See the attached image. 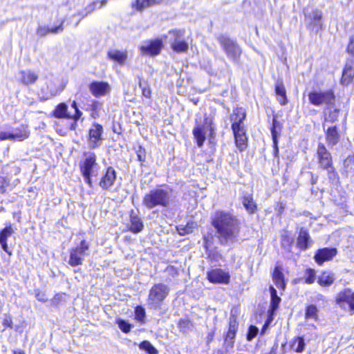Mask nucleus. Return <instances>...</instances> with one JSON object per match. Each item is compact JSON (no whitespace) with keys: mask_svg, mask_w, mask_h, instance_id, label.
I'll use <instances>...</instances> for the list:
<instances>
[{"mask_svg":"<svg viewBox=\"0 0 354 354\" xmlns=\"http://www.w3.org/2000/svg\"><path fill=\"white\" fill-rule=\"evenodd\" d=\"M212 225L216 229L222 243H233L239 233V222L230 212L218 211L212 218Z\"/></svg>","mask_w":354,"mask_h":354,"instance_id":"obj_1","label":"nucleus"},{"mask_svg":"<svg viewBox=\"0 0 354 354\" xmlns=\"http://www.w3.org/2000/svg\"><path fill=\"white\" fill-rule=\"evenodd\" d=\"M172 198V189L168 187H160L145 194L142 203L148 209L155 207H168Z\"/></svg>","mask_w":354,"mask_h":354,"instance_id":"obj_2","label":"nucleus"},{"mask_svg":"<svg viewBox=\"0 0 354 354\" xmlns=\"http://www.w3.org/2000/svg\"><path fill=\"white\" fill-rule=\"evenodd\" d=\"M85 159L80 165V171L85 183L90 187H93L92 178L95 177L99 173V166L96 162V156L93 152L84 153Z\"/></svg>","mask_w":354,"mask_h":354,"instance_id":"obj_3","label":"nucleus"},{"mask_svg":"<svg viewBox=\"0 0 354 354\" xmlns=\"http://www.w3.org/2000/svg\"><path fill=\"white\" fill-rule=\"evenodd\" d=\"M170 289L166 284L158 283L154 284L150 289L147 304L150 308L158 309L160 308L163 301L168 296Z\"/></svg>","mask_w":354,"mask_h":354,"instance_id":"obj_4","label":"nucleus"},{"mask_svg":"<svg viewBox=\"0 0 354 354\" xmlns=\"http://www.w3.org/2000/svg\"><path fill=\"white\" fill-rule=\"evenodd\" d=\"M308 100L314 106L325 104L328 109H331L335 104V95L331 90L325 91H311L308 93Z\"/></svg>","mask_w":354,"mask_h":354,"instance_id":"obj_5","label":"nucleus"},{"mask_svg":"<svg viewBox=\"0 0 354 354\" xmlns=\"http://www.w3.org/2000/svg\"><path fill=\"white\" fill-rule=\"evenodd\" d=\"M335 303L342 310L354 314V290L345 288L337 293Z\"/></svg>","mask_w":354,"mask_h":354,"instance_id":"obj_6","label":"nucleus"},{"mask_svg":"<svg viewBox=\"0 0 354 354\" xmlns=\"http://www.w3.org/2000/svg\"><path fill=\"white\" fill-rule=\"evenodd\" d=\"M218 40L227 57L237 63L242 53L240 46L235 41L224 36L220 37Z\"/></svg>","mask_w":354,"mask_h":354,"instance_id":"obj_7","label":"nucleus"},{"mask_svg":"<svg viewBox=\"0 0 354 354\" xmlns=\"http://www.w3.org/2000/svg\"><path fill=\"white\" fill-rule=\"evenodd\" d=\"M88 250L89 244L85 240H82L79 245L70 250L68 263L71 266L82 265L84 257L88 254Z\"/></svg>","mask_w":354,"mask_h":354,"instance_id":"obj_8","label":"nucleus"},{"mask_svg":"<svg viewBox=\"0 0 354 354\" xmlns=\"http://www.w3.org/2000/svg\"><path fill=\"white\" fill-rule=\"evenodd\" d=\"M104 131L103 127L97 123L93 122L88 130V145L91 149L98 148L103 140L102 133Z\"/></svg>","mask_w":354,"mask_h":354,"instance_id":"obj_9","label":"nucleus"},{"mask_svg":"<svg viewBox=\"0 0 354 354\" xmlns=\"http://www.w3.org/2000/svg\"><path fill=\"white\" fill-rule=\"evenodd\" d=\"M162 47V40L156 39L142 41L139 48L142 55L156 56L160 53Z\"/></svg>","mask_w":354,"mask_h":354,"instance_id":"obj_10","label":"nucleus"},{"mask_svg":"<svg viewBox=\"0 0 354 354\" xmlns=\"http://www.w3.org/2000/svg\"><path fill=\"white\" fill-rule=\"evenodd\" d=\"M207 279L212 283L228 284L230 274L221 268H215L207 272Z\"/></svg>","mask_w":354,"mask_h":354,"instance_id":"obj_11","label":"nucleus"},{"mask_svg":"<svg viewBox=\"0 0 354 354\" xmlns=\"http://www.w3.org/2000/svg\"><path fill=\"white\" fill-rule=\"evenodd\" d=\"M317 155L318 163L322 169L330 168L333 166V160L330 153L327 150L324 144L319 143L317 147Z\"/></svg>","mask_w":354,"mask_h":354,"instance_id":"obj_12","label":"nucleus"},{"mask_svg":"<svg viewBox=\"0 0 354 354\" xmlns=\"http://www.w3.org/2000/svg\"><path fill=\"white\" fill-rule=\"evenodd\" d=\"M337 254V249L333 248H324L318 250L314 257L315 261L319 265L324 262L330 261Z\"/></svg>","mask_w":354,"mask_h":354,"instance_id":"obj_13","label":"nucleus"},{"mask_svg":"<svg viewBox=\"0 0 354 354\" xmlns=\"http://www.w3.org/2000/svg\"><path fill=\"white\" fill-rule=\"evenodd\" d=\"M89 89L92 95L97 97L109 93L111 86L107 82L95 81L90 84Z\"/></svg>","mask_w":354,"mask_h":354,"instance_id":"obj_14","label":"nucleus"},{"mask_svg":"<svg viewBox=\"0 0 354 354\" xmlns=\"http://www.w3.org/2000/svg\"><path fill=\"white\" fill-rule=\"evenodd\" d=\"M115 179L116 172L115 169L112 167H109L106 172L102 175L99 182V185L103 189H108L114 184Z\"/></svg>","mask_w":354,"mask_h":354,"instance_id":"obj_15","label":"nucleus"},{"mask_svg":"<svg viewBox=\"0 0 354 354\" xmlns=\"http://www.w3.org/2000/svg\"><path fill=\"white\" fill-rule=\"evenodd\" d=\"M169 34H172L176 39L171 43V48L174 51L180 53H185L188 50V44L180 39V37L183 35V32L181 30H171L169 32Z\"/></svg>","mask_w":354,"mask_h":354,"instance_id":"obj_16","label":"nucleus"},{"mask_svg":"<svg viewBox=\"0 0 354 354\" xmlns=\"http://www.w3.org/2000/svg\"><path fill=\"white\" fill-rule=\"evenodd\" d=\"M237 328L238 322L236 321V317L232 314L230 317L228 331L225 339L226 344H227V345L230 347L233 346Z\"/></svg>","mask_w":354,"mask_h":354,"instance_id":"obj_17","label":"nucleus"},{"mask_svg":"<svg viewBox=\"0 0 354 354\" xmlns=\"http://www.w3.org/2000/svg\"><path fill=\"white\" fill-rule=\"evenodd\" d=\"M245 118V113L241 108H237L230 115V120L232 122V130L244 128L242 123Z\"/></svg>","mask_w":354,"mask_h":354,"instance_id":"obj_18","label":"nucleus"},{"mask_svg":"<svg viewBox=\"0 0 354 354\" xmlns=\"http://www.w3.org/2000/svg\"><path fill=\"white\" fill-rule=\"evenodd\" d=\"M13 233L14 230L11 225L6 226L0 232V244L2 249L9 255H11L12 252L8 248L7 240Z\"/></svg>","mask_w":354,"mask_h":354,"instance_id":"obj_19","label":"nucleus"},{"mask_svg":"<svg viewBox=\"0 0 354 354\" xmlns=\"http://www.w3.org/2000/svg\"><path fill=\"white\" fill-rule=\"evenodd\" d=\"M339 133L336 126L329 127L326 131V140L328 147L336 145L339 141Z\"/></svg>","mask_w":354,"mask_h":354,"instance_id":"obj_20","label":"nucleus"},{"mask_svg":"<svg viewBox=\"0 0 354 354\" xmlns=\"http://www.w3.org/2000/svg\"><path fill=\"white\" fill-rule=\"evenodd\" d=\"M233 133L234 136L235 142L236 147L240 151L245 149L247 145V137L245 136V130L244 128L234 129Z\"/></svg>","mask_w":354,"mask_h":354,"instance_id":"obj_21","label":"nucleus"},{"mask_svg":"<svg viewBox=\"0 0 354 354\" xmlns=\"http://www.w3.org/2000/svg\"><path fill=\"white\" fill-rule=\"evenodd\" d=\"M64 20L62 21L60 24L53 28H49L47 26H39L37 29V34L40 37H44L48 33L57 34L63 31V24Z\"/></svg>","mask_w":354,"mask_h":354,"instance_id":"obj_22","label":"nucleus"},{"mask_svg":"<svg viewBox=\"0 0 354 354\" xmlns=\"http://www.w3.org/2000/svg\"><path fill=\"white\" fill-rule=\"evenodd\" d=\"M21 81L26 86L33 84L38 79V75L30 70L21 71L20 72Z\"/></svg>","mask_w":354,"mask_h":354,"instance_id":"obj_23","label":"nucleus"},{"mask_svg":"<svg viewBox=\"0 0 354 354\" xmlns=\"http://www.w3.org/2000/svg\"><path fill=\"white\" fill-rule=\"evenodd\" d=\"M109 57L120 65L125 63L127 59V52L118 50H111L108 53Z\"/></svg>","mask_w":354,"mask_h":354,"instance_id":"obj_24","label":"nucleus"},{"mask_svg":"<svg viewBox=\"0 0 354 354\" xmlns=\"http://www.w3.org/2000/svg\"><path fill=\"white\" fill-rule=\"evenodd\" d=\"M205 134V127L203 125H197L193 129V135L199 147H201L203 145L206 138Z\"/></svg>","mask_w":354,"mask_h":354,"instance_id":"obj_25","label":"nucleus"},{"mask_svg":"<svg viewBox=\"0 0 354 354\" xmlns=\"http://www.w3.org/2000/svg\"><path fill=\"white\" fill-rule=\"evenodd\" d=\"M275 93L277 100L281 105H286L288 102L286 91L282 82L278 81L275 85Z\"/></svg>","mask_w":354,"mask_h":354,"instance_id":"obj_26","label":"nucleus"},{"mask_svg":"<svg viewBox=\"0 0 354 354\" xmlns=\"http://www.w3.org/2000/svg\"><path fill=\"white\" fill-rule=\"evenodd\" d=\"M271 302L269 309V313L271 315H274L275 311L279 307V305L281 301V298L277 295V290L274 287H270Z\"/></svg>","mask_w":354,"mask_h":354,"instance_id":"obj_27","label":"nucleus"},{"mask_svg":"<svg viewBox=\"0 0 354 354\" xmlns=\"http://www.w3.org/2000/svg\"><path fill=\"white\" fill-rule=\"evenodd\" d=\"M354 77V66L346 64L342 73L341 82L342 84L348 85Z\"/></svg>","mask_w":354,"mask_h":354,"instance_id":"obj_28","label":"nucleus"},{"mask_svg":"<svg viewBox=\"0 0 354 354\" xmlns=\"http://www.w3.org/2000/svg\"><path fill=\"white\" fill-rule=\"evenodd\" d=\"M143 227L144 225L141 218L138 216L135 215L133 211H132L131 214L130 230L133 233H139L143 230Z\"/></svg>","mask_w":354,"mask_h":354,"instance_id":"obj_29","label":"nucleus"},{"mask_svg":"<svg viewBox=\"0 0 354 354\" xmlns=\"http://www.w3.org/2000/svg\"><path fill=\"white\" fill-rule=\"evenodd\" d=\"M314 27L318 26L319 29L322 28V12L319 10H313L310 13L306 15Z\"/></svg>","mask_w":354,"mask_h":354,"instance_id":"obj_30","label":"nucleus"},{"mask_svg":"<svg viewBox=\"0 0 354 354\" xmlns=\"http://www.w3.org/2000/svg\"><path fill=\"white\" fill-rule=\"evenodd\" d=\"M272 279L274 284L279 289L282 290L285 289L286 283L284 281L283 274L278 266L274 268L272 274Z\"/></svg>","mask_w":354,"mask_h":354,"instance_id":"obj_31","label":"nucleus"},{"mask_svg":"<svg viewBox=\"0 0 354 354\" xmlns=\"http://www.w3.org/2000/svg\"><path fill=\"white\" fill-rule=\"evenodd\" d=\"M281 129V123L277 120L276 116L273 117L272 119V124L271 127V134L274 145L275 146V153H278V147H277V136H278V131H280Z\"/></svg>","mask_w":354,"mask_h":354,"instance_id":"obj_32","label":"nucleus"},{"mask_svg":"<svg viewBox=\"0 0 354 354\" xmlns=\"http://www.w3.org/2000/svg\"><path fill=\"white\" fill-rule=\"evenodd\" d=\"M310 240V236L308 232L304 229H301L298 238H297V246L303 250H305L308 247V241Z\"/></svg>","mask_w":354,"mask_h":354,"instance_id":"obj_33","label":"nucleus"},{"mask_svg":"<svg viewBox=\"0 0 354 354\" xmlns=\"http://www.w3.org/2000/svg\"><path fill=\"white\" fill-rule=\"evenodd\" d=\"M68 106L64 103H61L57 106L53 111V115L57 118H71L67 113Z\"/></svg>","mask_w":354,"mask_h":354,"instance_id":"obj_34","label":"nucleus"},{"mask_svg":"<svg viewBox=\"0 0 354 354\" xmlns=\"http://www.w3.org/2000/svg\"><path fill=\"white\" fill-rule=\"evenodd\" d=\"M335 278L333 274L329 272H323L318 279V283L322 286H330L334 282Z\"/></svg>","mask_w":354,"mask_h":354,"instance_id":"obj_35","label":"nucleus"},{"mask_svg":"<svg viewBox=\"0 0 354 354\" xmlns=\"http://www.w3.org/2000/svg\"><path fill=\"white\" fill-rule=\"evenodd\" d=\"M242 203L249 213L252 214L255 212L257 205L251 196H243Z\"/></svg>","mask_w":354,"mask_h":354,"instance_id":"obj_36","label":"nucleus"},{"mask_svg":"<svg viewBox=\"0 0 354 354\" xmlns=\"http://www.w3.org/2000/svg\"><path fill=\"white\" fill-rule=\"evenodd\" d=\"M28 135L25 133L21 134H14L8 132H1L0 133V141L6 140H15L18 138L21 140L26 138Z\"/></svg>","mask_w":354,"mask_h":354,"instance_id":"obj_37","label":"nucleus"},{"mask_svg":"<svg viewBox=\"0 0 354 354\" xmlns=\"http://www.w3.org/2000/svg\"><path fill=\"white\" fill-rule=\"evenodd\" d=\"M97 3H98V1H93V3H91V4L88 5L85 8L84 11L81 12H78L77 14L74 15V16L77 15V16L80 17L78 22L76 23L75 26L78 25L80 21L82 19H83L84 17L87 16L88 14L91 13L96 8V6H97Z\"/></svg>","mask_w":354,"mask_h":354,"instance_id":"obj_38","label":"nucleus"},{"mask_svg":"<svg viewBox=\"0 0 354 354\" xmlns=\"http://www.w3.org/2000/svg\"><path fill=\"white\" fill-rule=\"evenodd\" d=\"M317 308L315 305H310L306 307L305 317L306 319H317Z\"/></svg>","mask_w":354,"mask_h":354,"instance_id":"obj_39","label":"nucleus"},{"mask_svg":"<svg viewBox=\"0 0 354 354\" xmlns=\"http://www.w3.org/2000/svg\"><path fill=\"white\" fill-rule=\"evenodd\" d=\"M305 342L304 339L301 337H297L292 344V348L297 353H301L304 350Z\"/></svg>","mask_w":354,"mask_h":354,"instance_id":"obj_40","label":"nucleus"},{"mask_svg":"<svg viewBox=\"0 0 354 354\" xmlns=\"http://www.w3.org/2000/svg\"><path fill=\"white\" fill-rule=\"evenodd\" d=\"M140 349L147 351L149 354H158V351L148 341H143L139 345Z\"/></svg>","mask_w":354,"mask_h":354,"instance_id":"obj_41","label":"nucleus"},{"mask_svg":"<svg viewBox=\"0 0 354 354\" xmlns=\"http://www.w3.org/2000/svg\"><path fill=\"white\" fill-rule=\"evenodd\" d=\"M116 323L119 328L124 333H128L129 332H130L132 328L131 324L122 319H117Z\"/></svg>","mask_w":354,"mask_h":354,"instance_id":"obj_42","label":"nucleus"},{"mask_svg":"<svg viewBox=\"0 0 354 354\" xmlns=\"http://www.w3.org/2000/svg\"><path fill=\"white\" fill-rule=\"evenodd\" d=\"M344 168L347 173L354 172V156H349L344 162Z\"/></svg>","mask_w":354,"mask_h":354,"instance_id":"obj_43","label":"nucleus"},{"mask_svg":"<svg viewBox=\"0 0 354 354\" xmlns=\"http://www.w3.org/2000/svg\"><path fill=\"white\" fill-rule=\"evenodd\" d=\"M149 6V0H136L132 3V7L138 11H142Z\"/></svg>","mask_w":354,"mask_h":354,"instance_id":"obj_44","label":"nucleus"},{"mask_svg":"<svg viewBox=\"0 0 354 354\" xmlns=\"http://www.w3.org/2000/svg\"><path fill=\"white\" fill-rule=\"evenodd\" d=\"M178 326V328H180V330L181 331H183V333L187 332L192 327L191 321H189V319H183L179 321Z\"/></svg>","mask_w":354,"mask_h":354,"instance_id":"obj_45","label":"nucleus"},{"mask_svg":"<svg viewBox=\"0 0 354 354\" xmlns=\"http://www.w3.org/2000/svg\"><path fill=\"white\" fill-rule=\"evenodd\" d=\"M145 318V310L142 306H137L135 310V319L143 323Z\"/></svg>","mask_w":354,"mask_h":354,"instance_id":"obj_46","label":"nucleus"},{"mask_svg":"<svg viewBox=\"0 0 354 354\" xmlns=\"http://www.w3.org/2000/svg\"><path fill=\"white\" fill-rule=\"evenodd\" d=\"M10 189L9 180L4 177H0V194H4Z\"/></svg>","mask_w":354,"mask_h":354,"instance_id":"obj_47","label":"nucleus"},{"mask_svg":"<svg viewBox=\"0 0 354 354\" xmlns=\"http://www.w3.org/2000/svg\"><path fill=\"white\" fill-rule=\"evenodd\" d=\"M306 278L305 283L308 284H311L314 283L315 280V272L313 269H307L306 270Z\"/></svg>","mask_w":354,"mask_h":354,"instance_id":"obj_48","label":"nucleus"},{"mask_svg":"<svg viewBox=\"0 0 354 354\" xmlns=\"http://www.w3.org/2000/svg\"><path fill=\"white\" fill-rule=\"evenodd\" d=\"M325 169L328 171V176L330 181H331L333 183L337 182L338 175L335 171L333 166H331L330 168H326Z\"/></svg>","mask_w":354,"mask_h":354,"instance_id":"obj_49","label":"nucleus"},{"mask_svg":"<svg viewBox=\"0 0 354 354\" xmlns=\"http://www.w3.org/2000/svg\"><path fill=\"white\" fill-rule=\"evenodd\" d=\"M259 332V329L257 327L254 326H250L248 329L247 339L248 341H251L254 337H256Z\"/></svg>","mask_w":354,"mask_h":354,"instance_id":"obj_50","label":"nucleus"},{"mask_svg":"<svg viewBox=\"0 0 354 354\" xmlns=\"http://www.w3.org/2000/svg\"><path fill=\"white\" fill-rule=\"evenodd\" d=\"M136 154L140 162H144L145 160V150L141 146H138V149H136Z\"/></svg>","mask_w":354,"mask_h":354,"instance_id":"obj_51","label":"nucleus"},{"mask_svg":"<svg viewBox=\"0 0 354 354\" xmlns=\"http://www.w3.org/2000/svg\"><path fill=\"white\" fill-rule=\"evenodd\" d=\"M139 86L142 88V93L143 96L147 98H150L151 93L150 88L148 86H143L141 80L139 81Z\"/></svg>","mask_w":354,"mask_h":354,"instance_id":"obj_52","label":"nucleus"},{"mask_svg":"<svg viewBox=\"0 0 354 354\" xmlns=\"http://www.w3.org/2000/svg\"><path fill=\"white\" fill-rule=\"evenodd\" d=\"M177 230H178L179 234H180V235H185L187 234H189V233L192 232V229L189 226H186V227L179 226V227H177Z\"/></svg>","mask_w":354,"mask_h":354,"instance_id":"obj_53","label":"nucleus"},{"mask_svg":"<svg viewBox=\"0 0 354 354\" xmlns=\"http://www.w3.org/2000/svg\"><path fill=\"white\" fill-rule=\"evenodd\" d=\"M338 113H339V110L337 109H334L333 111H331L329 113L328 117V120L330 122H335L337 119Z\"/></svg>","mask_w":354,"mask_h":354,"instance_id":"obj_54","label":"nucleus"},{"mask_svg":"<svg viewBox=\"0 0 354 354\" xmlns=\"http://www.w3.org/2000/svg\"><path fill=\"white\" fill-rule=\"evenodd\" d=\"M348 53L354 55V36L351 38L350 42L347 47Z\"/></svg>","mask_w":354,"mask_h":354,"instance_id":"obj_55","label":"nucleus"},{"mask_svg":"<svg viewBox=\"0 0 354 354\" xmlns=\"http://www.w3.org/2000/svg\"><path fill=\"white\" fill-rule=\"evenodd\" d=\"M12 322L10 317H6L3 321V325L5 327L12 328Z\"/></svg>","mask_w":354,"mask_h":354,"instance_id":"obj_56","label":"nucleus"},{"mask_svg":"<svg viewBox=\"0 0 354 354\" xmlns=\"http://www.w3.org/2000/svg\"><path fill=\"white\" fill-rule=\"evenodd\" d=\"M64 86H62L57 89H50V92L51 95L55 96L56 95H57L60 92H62L64 90Z\"/></svg>","mask_w":354,"mask_h":354,"instance_id":"obj_57","label":"nucleus"},{"mask_svg":"<svg viewBox=\"0 0 354 354\" xmlns=\"http://www.w3.org/2000/svg\"><path fill=\"white\" fill-rule=\"evenodd\" d=\"M82 113L79 109L75 110V114L73 117L75 121H77L82 116Z\"/></svg>","mask_w":354,"mask_h":354,"instance_id":"obj_58","label":"nucleus"},{"mask_svg":"<svg viewBox=\"0 0 354 354\" xmlns=\"http://www.w3.org/2000/svg\"><path fill=\"white\" fill-rule=\"evenodd\" d=\"M163 0H149V6L160 3Z\"/></svg>","mask_w":354,"mask_h":354,"instance_id":"obj_59","label":"nucleus"},{"mask_svg":"<svg viewBox=\"0 0 354 354\" xmlns=\"http://www.w3.org/2000/svg\"><path fill=\"white\" fill-rule=\"evenodd\" d=\"M37 299H38V300L41 301H43V302H45V301H46V300H47L46 299H44V298L43 297V296H42V297H40V295H39V294L37 295Z\"/></svg>","mask_w":354,"mask_h":354,"instance_id":"obj_60","label":"nucleus"},{"mask_svg":"<svg viewBox=\"0 0 354 354\" xmlns=\"http://www.w3.org/2000/svg\"><path fill=\"white\" fill-rule=\"evenodd\" d=\"M107 3V0H102L100 3V8H102L103 6H104ZM98 3H99V1H98Z\"/></svg>","mask_w":354,"mask_h":354,"instance_id":"obj_61","label":"nucleus"},{"mask_svg":"<svg viewBox=\"0 0 354 354\" xmlns=\"http://www.w3.org/2000/svg\"><path fill=\"white\" fill-rule=\"evenodd\" d=\"M72 108H73L75 110L78 109L77 102L75 101H73L71 104Z\"/></svg>","mask_w":354,"mask_h":354,"instance_id":"obj_62","label":"nucleus"},{"mask_svg":"<svg viewBox=\"0 0 354 354\" xmlns=\"http://www.w3.org/2000/svg\"><path fill=\"white\" fill-rule=\"evenodd\" d=\"M14 354H25V353L21 350L14 351Z\"/></svg>","mask_w":354,"mask_h":354,"instance_id":"obj_63","label":"nucleus"},{"mask_svg":"<svg viewBox=\"0 0 354 354\" xmlns=\"http://www.w3.org/2000/svg\"><path fill=\"white\" fill-rule=\"evenodd\" d=\"M98 106V102H95L94 104H93V109H96Z\"/></svg>","mask_w":354,"mask_h":354,"instance_id":"obj_64","label":"nucleus"}]
</instances>
